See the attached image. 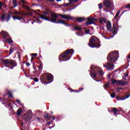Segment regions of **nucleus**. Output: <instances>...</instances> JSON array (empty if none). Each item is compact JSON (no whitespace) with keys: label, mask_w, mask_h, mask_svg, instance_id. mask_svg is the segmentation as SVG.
I'll list each match as a JSON object with an SVG mask.
<instances>
[{"label":"nucleus","mask_w":130,"mask_h":130,"mask_svg":"<svg viewBox=\"0 0 130 130\" xmlns=\"http://www.w3.org/2000/svg\"><path fill=\"white\" fill-rule=\"evenodd\" d=\"M58 16L61 17V18H62V19H64L65 20L77 21V22H78V23H82V22L87 21V18H85V17L75 18L74 17L71 16L70 15H63L57 13H54L53 14L51 15V21L53 23H55V24H63V25H65V26H72L71 24H68L66 22V21L63 20H59V19H58Z\"/></svg>","instance_id":"1"},{"label":"nucleus","mask_w":130,"mask_h":130,"mask_svg":"<svg viewBox=\"0 0 130 130\" xmlns=\"http://www.w3.org/2000/svg\"><path fill=\"white\" fill-rule=\"evenodd\" d=\"M108 62L107 64H104V67L107 71H113L114 69V64L113 62L117 61L118 58V53L111 52L107 56Z\"/></svg>","instance_id":"2"},{"label":"nucleus","mask_w":130,"mask_h":130,"mask_svg":"<svg viewBox=\"0 0 130 130\" xmlns=\"http://www.w3.org/2000/svg\"><path fill=\"white\" fill-rule=\"evenodd\" d=\"M74 53H75V50L73 49L66 50L59 56L58 59L59 61H68L72 58Z\"/></svg>","instance_id":"3"},{"label":"nucleus","mask_w":130,"mask_h":130,"mask_svg":"<svg viewBox=\"0 0 130 130\" xmlns=\"http://www.w3.org/2000/svg\"><path fill=\"white\" fill-rule=\"evenodd\" d=\"M40 80L43 84H50L53 82V75L48 73H44L41 76Z\"/></svg>","instance_id":"4"},{"label":"nucleus","mask_w":130,"mask_h":130,"mask_svg":"<svg viewBox=\"0 0 130 130\" xmlns=\"http://www.w3.org/2000/svg\"><path fill=\"white\" fill-rule=\"evenodd\" d=\"M3 64H6L5 67L13 70L15 67H17V62L14 60L11 59H3L2 60Z\"/></svg>","instance_id":"5"},{"label":"nucleus","mask_w":130,"mask_h":130,"mask_svg":"<svg viewBox=\"0 0 130 130\" xmlns=\"http://www.w3.org/2000/svg\"><path fill=\"white\" fill-rule=\"evenodd\" d=\"M89 46L91 48H99L101 46V44L99 43L98 39L95 36H92L89 39V43L88 44Z\"/></svg>","instance_id":"6"},{"label":"nucleus","mask_w":130,"mask_h":130,"mask_svg":"<svg viewBox=\"0 0 130 130\" xmlns=\"http://www.w3.org/2000/svg\"><path fill=\"white\" fill-rule=\"evenodd\" d=\"M53 14H56L55 12H53L51 14V17H46V16L41 14L40 13H39L38 15L39 16V17L37 18L36 16H34V19H36V23H42V21H40V19H39V18L40 19H42V20H45V21H49V22H51L52 23V21H51V15H53Z\"/></svg>","instance_id":"7"},{"label":"nucleus","mask_w":130,"mask_h":130,"mask_svg":"<svg viewBox=\"0 0 130 130\" xmlns=\"http://www.w3.org/2000/svg\"><path fill=\"white\" fill-rule=\"evenodd\" d=\"M103 5L104 7H106V8H108V9H105V11H106V12H108V11L111 12L113 11V10H114V6L113 5V4H111V2H110L109 0H105L104 1Z\"/></svg>","instance_id":"8"},{"label":"nucleus","mask_w":130,"mask_h":130,"mask_svg":"<svg viewBox=\"0 0 130 130\" xmlns=\"http://www.w3.org/2000/svg\"><path fill=\"white\" fill-rule=\"evenodd\" d=\"M90 70L93 72H91L90 74L91 78H93V77H94V78H96V77H97V75H98V72L100 70V68L98 67L92 65L90 67ZM92 75L93 76H92Z\"/></svg>","instance_id":"9"},{"label":"nucleus","mask_w":130,"mask_h":130,"mask_svg":"<svg viewBox=\"0 0 130 130\" xmlns=\"http://www.w3.org/2000/svg\"><path fill=\"white\" fill-rule=\"evenodd\" d=\"M87 21L86 22V26H89V25H92V24H95L94 22H97V20L98 19L94 17H92L91 18L88 17L87 18ZM90 21H92V22H90Z\"/></svg>","instance_id":"10"},{"label":"nucleus","mask_w":130,"mask_h":130,"mask_svg":"<svg viewBox=\"0 0 130 130\" xmlns=\"http://www.w3.org/2000/svg\"><path fill=\"white\" fill-rule=\"evenodd\" d=\"M79 0H69V3H64L61 7H68V6H71L72 4H74V3H76Z\"/></svg>","instance_id":"11"},{"label":"nucleus","mask_w":130,"mask_h":130,"mask_svg":"<svg viewBox=\"0 0 130 130\" xmlns=\"http://www.w3.org/2000/svg\"><path fill=\"white\" fill-rule=\"evenodd\" d=\"M130 94H128L124 97H120V96H117L116 99L117 100V101H120V100L123 101L125 100L126 99H127V98H129Z\"/></svg>","instance_id":"12"},{"label":"nucleus","mask_w":130,"mask_h":130,"mask_svg":"<svg viewBox=\"0 0 130 130\" xmlns=\"http://www.w3.org/2000/svg\"><path fill=\"white\" fill-rule=\"evenodd\" d=\"M39 60L40 61V64L38 67L39 73L41 74V72H42V69H43V63H42V61H41V60H40V59L39 58Z\"/></svg>","instance_id":"13"},{"label":"nucleus","mask_w":130,"mask_h":130,"mask_svg":"<svg viewBox=\"0 0 130 130\" xmlns=\"http://www.w3.org/2000/svg\"><path fill=\"white\" fill-rule=\"evenodd\" d=\"M1 34H2L4 39H7V38H9V37H10V35L6 31H2Z\"/></svg>","instance_id":"14"},{"label":"nucleus","mask_w":130,"mask_h":130,"mask_svg":"<svg viewBox=\"0 0 130 130\" xmlns=\"http://www.w3.org/2000/svg\"><path fill=\"white\" fill-rule=\"evenodd\" d=\"M107 29L108 31H109V32L112 31V27L111 26V23H110V22L109 21L108 22L107 25Z\"/></svg>","instance_id":"15"},{"label":"nucleus","mask_w":130,"mask_h":130,"mask_svg":"<svg viewBox=\"0 0 130 130\" xmlns=\"http://www.w3.org/2000/svg\"><path fill=\"white\" fill-rule=\"evenodd\" d=\"M112 31L114 35L116 34V23L115 22L113 24V29Z\"/></svg>","instance_id":"16"},{"label":"nucleus","mask_w":130,"mask_h":130,"mask_svg":"<svg viewBox=\"0 0 130 130\" xmlns=\"http://www.w3.org/2000/svg\"><path fill=\"white\" fill-rule=\"evenodd\" d=\"M126 84H127V81L119 80L118 85H121L122 86H124Z\"/></svg>","instance_id":"17"},{"label":"nucleus","mask_w":130,"mask_h":130,"mask_svg":"<svg viewBox=\"0 0 130 130\" xmlns=\"http://www.w3.org/2000/svg\"><path fill=\"white\" fill-rule=\"evenodd\" d=\"M111 112H113L114 113V115H116L117 114V109L116 108H113L111 110Z\"/></svg>","instance_id":"18"},{"label":"nucleus","mask_w":130,"mask_h":130,"mask_svg":"<svg viewBox=\"0 0 130 130\" xmlns=\"http://www.w3.org/2000/svg\"><path fill=\"white\" fill-rule=\"evenodd\" d=\"M23 112V110L21 108H19L17 110L16 112V114L19 116V115H21V114Z\"/></svg>","instance_id":"19"},{"label":"nucleus","mask_w":130,"mask_h":130,"mask_svg":"<svg viewBox=\"0 0 130 130\" xmlns=\"http://www.w3.org/2000/svg\"><path fill=\"white\" fill-rule=\"evenodd\" d=\"M73 30L74 31H82V27L79 26H75Z\"/></svg>","instance_id":"20"},{"label":"nucleus","mask_w":130,"mask_h":130,"mask_svg":"<svg viewBox=\"0 0 130 130\" xmlns=\"http://www.w3.org/2000/svg\"><path fill=\"white\" fill-rule=\"evenodd\" d=\"M118 83H119V81H118V80H115V79H113V80H112V84L113 85H115V84H116V85H118Z\"/></svg>","instance_id":"21"},{"label":"nucleus","mask_w":130,"mask_h":130,"mask_svg":"<svg viewBox=\"0 0 130 130\" xmlns=\"http://www.w3.org/2000/svg\"><path fill=\"white\" fill-rule=\"evenodd\" d=\"M51 115H50L49 113L45 114L44 116V118H46L47 119H50V117Z\"/></svg>","instance_id":"22"},{"label":"nucleus","mask_w":130,"mask_h":130,"mask_svg":"<svg viewBox=\"0 0 130 130\" xmlns=\"http://www.w3.org/2000/svg\"><path fill=\"white\" fill-rule=\"evenodd\" d=\"M13 18L14 20H19V21H21V20H24V19L21 17L13 16Z\"/></svg>","instance_id":"23"},{"label":"nucleus","mask_w":130,"mask_h":130,"mask_svg":"<svg viewBox=\"0 0 130 130\" xmlns=\"http://www.w3.org/2000/svg\"><path fill=\"white\" fill-rule=\"evenodd\" d=\"M119 14H120V11L118 10L114 17V20H116V19H117V17L119 15Z\"/></svg>","instance_id":"24"},{"label":"nucleus","mask_w":130,"mask_h":130,"mask_svg":"<svg viewBox=\"0 0 130 130\" xmlns=\"http://www.w3.org/2000/svg\"><path fill=\"white\" fill-rule=\"evenodd\" d=\"M22 7L23 8V9H25V10H30V7L25 5V4H22Z\"/></svg>","instance_id":"25"},{"label":"nucleus","mask_w":130,"mask_h":130,"mask_svg":"<svg viewBox=\"0 0 130 130\" xmlns=\"http://www.w3.org/2000/svg\"><path fill=\"white\" fill-rule=\"evenodd\" d=\"M13 4L14 6V8H16L18 5L17 4V0H13Z\"/></svg>","instance_id":"26"},{"label":"nucleus","mask_w":130,"mask_h":130,"mask_svg":"<svg viewBox=\"0 0 130 130\" xmlns=\"http://www.w3.org/2000/svg\"><path fill=\"white\" fill-rule=\"evenodd\" d=\"M52 122H53V121H51L48 122L49 128L50 129H51V128H52V127H54V125H52V126H50V124H51V123H52Z\"/></svg>","instance_id":"27"},{"label":"nucleus","mask_w":130,"mask_h":130,"mask_svg":"<svg viewBox=\"0 0 130 130\" xmlns=\"http://www.w3.org/2000/svg\"><path fill=\"white\" fill-rule=\"evenodd\" d=\"M30 119H31V117H30L26 116L24 118V120L26 122H28V121H29V120H30Z\"/></svg>","instance_id":"28"},{"label":"nucleus","mask_w":130,"mask_h":130,"mask_svg":"<svg viewBox=\"0 0 130 130\" xmlns=\"http://www.w3.org/2000/svg\"><path fill=\"white\" fill-rule=\"evenodd\" d=\"M7 41L8 43H10V44H12L13 42V40H12V39L11 38H7Z\"/></svg>","instance_id":"29"},{"label":"nucleus","mask_w":130,"mask_h":130,"mask_svg":"<svg viewBox=\"0 0 130 130\" xmlns=\"http://www.w3.org/2000/svg\"><path fill=\"white\" fill-rule=\"evenodd\" d=\"M10 19H11V14H9L7 15V18L6 19V22H9V21H10Z\"/></svg>","instance_id":"30"},{"label":"nucleus","mask_w":130,"mask_h":130,"mask_svg":"<svg viewBox=\"0 0 130 130\" xmlns=\"http://www.w3.org/2000/svg\"><path fill=\"white\" fill-rule=\"evenodd\" d=\"M5 18H6V15H5V14H3V15H1V19L3 21H5Z\"/></svg>","instance_id":"31"},{"label":"nucleus","mask_w":130,"mask_h":130,"mask_svg":"<svg viewBox=\"0 0 130 130\" xmlns=\"http://www.w3.org/2000/svg\"><path fill=\"white\" fill-rule=\"evenodd\" d=\"M13 52H14V48L13 49V48H11L9 50V54H12Z\"/></svg>","instance_id":"32"},{"label":"nucleus","mask_w":130,"mask_h":130,"mask_svg":"<svg viewBox=\"0 0 130 130\" xmlns=\"http://www.w3.org/2000/svg\"><path fill=\"white\" fill-rule=\"evenodd\" d=\"M130 8V4L126 5L125 7H123V9H129Z\"/></svg>","instance_id":"33"},{"label":"nucleus","mask_w":130,"mask_h":130,"mask_svg":"<svg viewBox=\"0 0 130 130\" xmlns=\"http://www.w3.org/2000/svg\"><path fill=\"white\" fill-rule=\"evenodd\" d=\"M8 94L10 98H13V94H12V93H11L10 91H8Z\"/></svg>","instance_id":"34"},{"label":"nucleus","mask_w":130,"mask_h":130,"mask_svg":"<svg viewBox=\"0 0 130 130\" xmlns=\"http://www.w3.org/2000/svg\"><path fill=\"white\" fill-rule=\"evenodd\" d=\"M70 92H75V93H78V90L77 89H75V90H74L73 89H70Z\"/></svg>","instance_id":"35"},{"label":"nucleus","mask_w":130,"mask_h":130,"mask_svg":"<svg viewBox=\"0 0 130 130\" xmlns=\"http://www.w3.org/2000/svg\"><path fill=\"white\" fill-rule=\"evenodd\" d=\"M99 23H100V24H103V18H100L99 19Z\"/></svg>","instance_id":"36"},{"label":"nucleus","mask_w":130,"mask_h":130,"mask_svg":"<svg viewBox=\"0 0 130 130\" xmlns=\"http://www.w3.org/2000/svg\"><path fill=\"white\" fill-rule=\"evenodd\" d=\"M83 90H84L83 88H79L78 90H77V93H80V92H81Z\"/></svg>","instance_id":"37"},{"label":"nucleus","mask_w":130,"mask_h":130,"mask_svg":"<svg viewBox=\"0 0 130 130\" xmlns=\"http://www.w3.org/2000/svg\"><path fill=\"white\" fill-rule=\"evenodd\" d=\"M110 96H111V98H115V93H113L110 94Z\"/></svg>","instance_id":"38"},{"label":"nucleus","mask_w":130,"mask_h":130,"mask_svg":"<svg viewBox=\"0 0 130 130\" xmlns=\"http://www.w3.org/2000/svg\"><path fill=\"white\" fill-rule=\"evenodd\" d=\"M103 7V5H102V4L100 3L99 4V8L100 10H101Z\"/></svg>","instance_id":"39"},{"label":"nucleus","mask_w":130,"mask_h":130,"mask_svg":"<svg viewBox=\"0 0 130 130\" xmlns=\"http://www.w3.org/2000/svg\"><path fill=\"white\" fill-rule=\"evenodd\" d=\"M98 73L99 74L100 76H102V75H103V71L100 70L98 72Z\"/></svg>","instance_id":"40"},{"label":"nucleus","mask_w":130,"mask_h":130,"mask_svg":"<svg viewBox=\"0 0 130 130\" xmlns=\"http://www.w3.org/2000/svg\"><path fill=\"white\" fill-rule=\"evenodd\" d=\"M85 33H86V34H89V33L90 32V29H85Z\"/></svg>","instance_id":"41"},{"label":"nucleus","mask_w":130,"mask_h":130,"mask_svg":"<svg viewBox=\"0 0 130 130\" xmlns=\"http://www.w3.org/2000/svg\"><path fill=\"white\" fill-rule=\"evenodd\" d=\"M21 3H22V4H27V2L25 1V0H20Z\"/></svg>","instance_id":"42"},{"label":"nucleus","mask_w":130,"mask_h":130,"mask_svg":"<svg viewBox=\"0 0 130 130\" xmlns=\"http://www.w3.org/2000/svg\"><path fill=\"white\" fill-rule=\"evenodd\" d=\"M42 14H44V15H49V13H48V12H45V11H43V12H42Z\"/></svg>","instance_id":"43"},{"label":"nucleus","mask_w":130,"mask_h":130,"mask_svg":"<svg viewBox=\"0 0 130 130\" xmlns=\"http://www.w3.org/2000/svg\"><path fill=\"white\" fill-rule=\"evenodd\" d=\"M124 76L125 78H127V77H128V73H124Z\"/></svg>","instance_id":"44"},{"label":"nucleus","mask_w":130,"mask_h":130,"mask_svg":"<svg viewBox=\"0 0 130 130\" xmlns=\"http://www.w3.org/2000/svg\"><path fill=\"white\" fill-rule=\"evenodd\" d=\"M16 102H17V103L19 104V105H22V104H21V102L20 101V100H17L16 101Z\"/></svg>","instance_id":"45"},{"label":"nucleus","mask_w":130,"mask_h":130,"mask_svg":"<svg viewBox=\"0 0 130 130\" xmlns=\"http://www.w3.org/2000/svg\"><path fill=\"white\" fill-rule=\"evenodd\" d=\"M33 80L34 82H38V81H39V80L37 78H34Z\"/></svg>","instance_id":"46"},{"label":"nucleus","mask_w":130,"mask_h":130,"mask_svg":"<svg viewBox=\"0 0 130 130\" xmlns=\"http://www.w3.org/2000/svg\"><path fill=\"white\" fill-rule=\"evenodd\" d=\"M108 86H109V83L108 82L104 85V87H106V88H107Z\"/></svg>","instance_id":"47"},{"label":"nucleus","mask_w":130,"mask_h":130,"mask_svg":"<svg viewBox=\"0 0 130 130\" xmlns=\"http://www.w3.org/2000/svg\"><path fill=\"white\" fill-rule=\"evenodd\" d=\"M17 55L18 56V58H21V54L19 52H17Z\"/></svg>","instance_id":"48"},{"label":"nucleus","mask_w":130,"mask_h":130,"mask_svg":"<svg viewBox=\"0 0 130 130\" xmlns=\"http://www.w3.org/2000/svg\"><path fill=\"white\" fill-rule=\"evenodd\" d=\"M108 79H111V75L110 74H108L107 76Z\"/></svg>","instance_id":"49"},{"label":"nucleus","mask_w":130,"mask_h":130,"mask_svg":"<svg viewBox=\"0 0 130 130\" xmlns=\"http://www.w3.org/2000/svg\"><path fill=\"white\" fill-rule=\"evenodd\" d=\"M14 14H15V15H19L20 12H18V11H15V12H14Z\"/></svg>","instance_id":"50"},{"label":"nucleus","mask_w":130,"mask_h":130,"mask_svg":"<svg viewBox=\"0 0 130 130\" xmlns=\"http://www.w3.org/2000/svg\"><path fill=\"white\" fill-rule=\"evenodd\" d=\"M106 18H103V22H104L105 23H106Z\"/></svg>","instance_id":"51"},{"label":"nucleus","mask_w":130,"mask_h":130,"mask_svg":"<svg viewBox=\"0 0 130 130\" xmlns=\"http://www.w3.org/2000/svg\"><path fill=\"white\" fill-rule=\"evenodd\" d=\"M26 67H30V63L26 62Z\"/></svg>","instance_id":"52"},{"label":"nucleus","mask_w":130,"mask_h":130,"mask_svg":"<svg viewBox=\"0 0 130 130\" xmlns=\"http://www.w3.org/2000/svg\"><path fill=\"white\" fill-rule=\"evenodd\" d=\"M31 55H32L33 56H37V53H32Z\"/></svg>","instance_id":"53"},{"label":"nucleus","mask_w":130,"mask_h":130,"mask_svg":"<svg viewBox=\"0 0 130 130\" xmlns=\"http://www.w3.org/2000/svg\"><path fill=\"white\" fill-rule=\"evenodd\" d=\"M35 58V57L32 56L31 58V61H32L33 59H34Z\"/></svg>","instance_id":"54"},{"label":"nucleus","mask_w":130,"mask_h":130,"mask_svg":"<svg viewBox=\"0 0 130 130\" xmlns=\"http://www.w3.org/2000/svg\"><path fill=\"white\" fill-rule=\"evenodd\" d=\"M34 75H35V74H37V71L36 70V71H34Z\"/></svg>","instance_id":"55"},{"label":"nucleus","mask_w":130,"mask_h":130,"mask_svg":"<svg viewBox=\"0 0 130 130\" xmlns=\"http://www.w3.org/2000/svg\"><path fill=\"white\" fill-rule=\"evenodd\" d=\"M50 3H51V2H54V0H47Z\"/></svg>","instance_id":"56"},{"label":"nucleus","mask_w":130,"mask_h":130,"mask_svg":"<svg viewBox=\"0 0 130 130\" xmlns=\"http://www.w3.org/2000/svg\"><path fill=\"white\" fill-rule=\"evenodd\" d=\"M0 7H3V3L2 2H0Z\"/></svg>","instance_id":"57"},{"label":"nucleus","mask_w":130,"mask_h":130,"mask_svg":"<svg viewBox=\"0 0 130 130\" xmlns=\"http://www.w3.org/2000/svg\"><path fill=\"white\" fill-rule=\"evenodd\" d=\"M50 117H52L53 118V120H54V119H55V117L51 116Z\"/></svg>","instance_id":"58"},{"label":"nucleus","mask_w":130,"mask_h":130,"mask_svg":"<svg viewBox=\"0 0 130 130\" xmlns=\"http://www.w3.org/2000/svg\"><path fill=\"white\" fill-rule=\"evenodd\" d=\"M8 106H9V107L12 106V104H11V103H10L9 104H8Z\"/></svg>","instance_id":"59"},{"label":"nucleus","mask_w":130,"mask_h":130,"mask_svg":"<svg viewBox=\"0 0 130 130\" xmlns=\"http://www.w3.org/2000/svg\"><path fill=\"white\" fill-rule=\"evenodd\" d=\"M3 9V7L2 6H0V10H2Z\"/></svg>","instance_id":"60"},{"label":"nucleus","mask_w":130,"mask_h":130,"mask_svg":"<svg viewBox=\"0 0 130 130\" xmlns=\"http://www.w3.org/2000/svg\"><path fill=\"white\" fill-rule=\"evenodd\" d=\"M21 125H24V122H21Z\"/></svg>","instance_id":"61"},{"label":"nucleus","mask_w":130,"mask_h":130,"mask_svg":"<svg viewBox=\"0 0 130 130\" xmlns=\"http://www.w3.org/2000/svg\"><path fill=\"white\" fill-rule=\"evenodd\" d=\"M56 2H60V1H61V0H56Z\"/></svg>","instance_id":"62"},{"label":"nucleus","mask_w":130,"mask_h":130,"mask_svg":"<svg viewBox=\"0 0 130 130\" xmlns=\"http://www.w3.org/2000/svg\"><path fill=\"white\" fill-rule=\"evenodd\" d=\"M10 108H11V109H13V107L11 106V107H10Z\"/></svg>","instance_id":"63"},{"label":"nucleus","mask_w":130,"mask_h":130,"mask_svg":"<svg viewBox=\"0 0 130 130\" xmlns=\"http://www.w3.org/2000/svg\"><path fill=\"white\" fill-rule=\"evenodd\" d=\"M37 119H38L39 120H40V118H37Z\"/></svg>","instance_id":"64"}]
</instances>
